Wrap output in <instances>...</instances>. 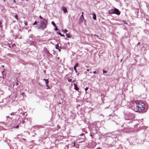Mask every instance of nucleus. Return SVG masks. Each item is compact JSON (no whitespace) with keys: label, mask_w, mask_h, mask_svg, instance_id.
<instances>
[{"label":"nucleus","mask_w":149,"mask_h":149,"mask_svg":"<svg viewBox=\"0 0 149 149\" xmlns=\"http://www.w3.org/2000/svg\"><path fill=\"white\" fill-rule=\"evenodd\" d=\"M135 102L137 109L139 112H142L144 110L145 105L143 103L138 101H135Z\"/></svg>","instance_id":"1"},{"label":"nucleus","mask_w":149,"mask_h":149,"mask_svg":"<svg viewBox=\"0 0 149 149\" xmlns=\"http://www.w3.org/2000/svg\"><path fill=\"white\" fill-rule=\"evenodd\" d=\"M124 118L126 120H129L128 123H132L133 120L134 119V115L129 113H124Z\"/></svg>","instance_id":"2"},{"label":"nucleus","mask_w":149,"mask_h":149,"mask_svg":"<svg viewBox=\"0 0 149 149\" xmlns=\"http://www.w3.org/2000/svg\"><path fill=\"white\" fill-rule=\"evenodd\" d=\"M47 24V22L45 19H43V20L42 22L40 21V24H41V27L42 28V29L43 30L46 27Z\"/></svg>","instance_id":"3"},{"label":"nucleus","mask_w":149,"mask_h":149,"mask_svg":"<svg viewBox=\"0 0 149 149\" xmlns=\"http://www.w3.org/2000/svg\"><path fill=\"white\" fill-rule=\"evenodd\" d=\"M80 136H82V138H79L77 139V142L78 143H81L84 141V140L85 138V136H84V134L82 133L80 134Z\"/></svg>","instance_id":"4"},{"label":"nucleus","mask_w":149,"mask_h":149,"mask_svg":"<svg viewBox=\"0 0 149 149\" xmlns=\"http://www.w3.org/2000/svg\"><path fill=\"white\" fill-rule=\"evenodd\" d=\"M10 149H17L18 147L16 143L13 144L10 147Z\"/></svg>","instance_id":"5"},{"label":"nucleus","mask_w":149,"mask_h":149,"mask_svg":"<svg viewBox=\"0 0 149 149\" xmlns=\"http://www.w3.org/2000/svg\"><path fill=\"white\" fill-rule=\"evenodd\" d=\"M114 14H116L118 15L120 14V12L119 11V10L118 9L115 8H114Z\"/></svg>","instance_id":"6"},{"label":"nucleus","mask_w":149,"mask_h":149,"mask_svg":"<svg viewBox=\"0 0 149 149\" xmlns=\"http://www.w3.org/2000/svg\"><path fill=\"white\" fill-rule=\"evenodd\" d=\"M43 126L41 125H38L36 126H35L33 127L34 128V130H37L38 129L40 128H42L43 127Z\"/></svg>","instance_id":"7"},{"label":"nucleus","mask_w":149,"mask_h":149,"mask_svg":"<svg viewBox=\"0 0 149 149\" xmlns=\"http://www.w3.org/2000/svg\"><path fill=\"white\" fill-rule=\"evenodd\" d=\"M21 114H22L24 118H25L27 116V113L26 112H22L20 113Z\"/></svg>","instance_id":"8"},{"label":"nucleus","mask_w":149,"mask_h":149,"mask_svg":"<svg viewBox=\"0 0 149 149\" xmlns=\"http://www.w3.org/2000/svg\"><path fill=\"white\" fill-rule=\"evenodd\" d=\"M72 147H75L77 148H79V145L78 144H76L75 142H74V143L73 145H72Z\"/></svg>","instance_id":"9"},{"label":"nucleus","mask_w":149,"mask_h":149,"mask_svg":"<svg viewBox=\"0 0 149 149\" xmlns=\"http://www.w3.org/2000/svg\"><path fill=\"white\" fill-rule=\"evenodd\" d=\"M84 18L83 16V14H82V15H81L80 17V20H81L82 22H83V21L84 20Z\"/></svg>","instance_id":"10"},{"label":"nucleus","mask_w":149,"mask_h":149,"mask_svg":"<svg viewBox=\"0 0 149 149\" xmlns=\"http://www.w3.org/2000/svg\"><path fill=\"white\" fill-rule=\"evenodd\" d=\"M62 10L64 12V13H66L67 12V10L66 8L64 7H62Z\"/></svg>","instance_id":"11"},{"label":"nucleus","mask_w":149,"mask_h":149,"mask_svg":"<svg viewBox=\"0 0 149 149\" xmlns=\"http://www.w3.org/2000/svg\"><path fill=\"white\" fill-rule=\"evenodd\" d=\"M130 129H126L124 130V132H125L126 133H129L130 132Z\"/></svg>","instance_id":"12"},{"label":"nucleus","mask_w":149,"mask_h":149,"mask_svg":"<svg viewBox=\"0 0 149 149\" xmlns=\"http://www.w3.org/2000/svg\"><path fill=\"white\" fill-rule=\"evenodd\" d=\"M109 13L110 14H112L114 13V9H112L111 10H110L109 11Z\"/></svg>","instance_id":"13"},{"label":"nucleus","mask_w":149,"mask_h":149,"mask_svg":"<svg viewBox=\"0 0 149 149\" xmlns=\"http://www.w3.org/2000/svg\"><path fill=\"white\" fill-rule=\"evenodd\" d=\"M66 36L67 38H71V36L69 33H66Z\"/></svg>","instance_id":"14"},{"label":"nucleus","mask_w":149,"mask_h":149,"mask_svg":"<svg viewBox=\"0 0 149 149\" xmlns=\"http://www.w3.org/2000/svg\"><path fill=\"white\" fill-rule=\"evenodd\" d=\"M77 66H74V70H75V71L77 73V74L78 75L77 73H78V74H79V73L77 71V70H76V68H77Z\"/></svg>","instance_id":"15"},{"label":"nucleus","mask_w":149,"mask_h":149,"mask_svg":"<svg viewBox=\"0 0 149 149\" xmlns=\"http://www.w3.org/2000/svg\"><path fill=\"white\" fill-rule=\"evenodd\" d=\"M58 47H59V46H58V43L57 44H56V46H55V48L56 49H58L59 51H61L60 49L59 48H58Z\"/></svg>","instance_id":"16"},{"label":"nucleus","mask_w":149,"mask_h":149,"mask_svg":"<svg viewBox=\"0 0 149 149\" xmlns=\"http://www.w3.org/2000/svg\"><path fill=\"white\" fill-rule=\"evenodd\" d=\"M74 89L76 91H78V90H79V88L77 86H76L75 87H74Z\"/></svg>","instance_id":"17"},{"label":"nucleus","mask_w":149,"mask_h":149,"mask_svg":"<svg viewBox=\"0 0 149 149\" xmlns=\"http://www.w3.org/2000/svg\"><path fill=\"white\" fill-rule=\"evenodd\" d=\"M93 15V18L94 20H96V15L95 14H94Z\"/></svg>","instance_id":"18"},{"label":"nucleus","mask_w":149,"mask_h":149,"mask_svg":"<svg viewBox=\"0 0 149 149\" xmlns=\"http://www.w3.org/2000/svg\"><path fill=\"white\" fill-rule=\"evenodd\" d=\"M52 24L55 27H56V25L55 23L53 21H52Z\"/></svg>","instance_id":"19"},{"label":"nucleus","mask_w":149,"mask_h":149,"mask_svg":"<svg viewBox=\"0 0 149 149\" xmlns=\"http://www.w3.org/2000/svg\"><path fill=\"white\" fill-rule=\"evenodd\" d=\"M45 83H46V84H48V83H49V81H48V79H47L45 81Z\"/></svg>","instance_id":"20"},{"label":"nucleus","mask_w":149,"mask_h":149,"mask_svg":"<svg viewBox=\"0 0 149 149\" xmlns=\"http://www.w3.org/2000/svg\"><path fill=\"white\" fill-rule=\"evenodd\" d=\"M62 31L64 33H66L68 31L66 29H65L64 30H62Z\"/></svg>","instance_id":"21"},{"label":"nucleus","mask_w":149,"mask_h":149,"mask_svg":"<svg viewBox=\"0 0 149 149\" xmlns=\"http://www.w3.org/2000/svg\"><path fill=\"white\" fill-rule=\"evenodd\" d=\"M58 34L59 35H60L61 36H62L65 37V36L63 35H62L61 34V33L60 32H59Z\"/></svg>","instance_id":"22"},{"label":"nucleus","mask_w":149,"mask_h":149,"mask_svg":"<svg viewBox=\"0 0 149 149\" xmlns=\"http://www.w3.org/2000/svg\"><path fill=\"white\" fill-rule=\"evenodd\" d=\"M18 15H17V14H16V15L15 16V18L17 19H18Z\"/></svg>","instance_id":"23"},{"label":"nucleus","mask_w":149,"mask_h":149,"mask_svg":"<svg viewBox=\"0 0 149 149\" xmlns=\"http://www.w3.org/2000/svg\"><path fill=\"white\" fill-rule=\"evenodd\" d=\"M46 86L47 87V89H49V86L48 85V84H46Z\"/></svg>","instance_id":"24"},{"label":"nucleus","mask_w":149,"mask_h":149,"mask_svg":"<svg viewBox=\"0 0 149 149\" xmlns=\"http://www.w3.org/2000/svg\"><path fill=\"white\" fill-rule=\"evenodd\" d=\"M68 81L69 82H71L72 81V79L69 78L68 79Z\"/></svg>","instance_id":"25"},{"label":"nucleus","mask_w":149,"mask_h":149,"mask_svg":"<svg viewBox=\"0 0 149 149\" xmlns=\"http://www.w3.org/2000/svg\"><path fill=\"white\" fill-rule=\"evenodd\" d=\"M103 73L104 74V73H107V72L105 70H103Z\"/></svg>","instance_id":"26"},{"label":"nucleus","mask_w":149,"mask_h":149,"mask_svg":"<svg viewBox=\"0 0 149 149\" xmlns=\"http://www.w3.org/2000/svg\"><path fill=\"white\" fill-rule=\"evenodd\" d=\"M37 24V21H36L33 24V25H36Z\"/></svg>","instance_id":"27"},{"label":"nucleus","mask_w":149,"mask_h":149,"mask_svg":"<svg viewBox=\"0 0 149 149\" xmlns=\"http://www.w3.org/2000/svg\"><path fill=\"white\" fill-rule=\"evenodd\" d=\"M85 91H86H86H87L88 89V88L87 87H86L85 88Z\"/></svg>","instance_id":"28"},{"label":"nucleus","mask_w":149,"mask_h":149,"mask_svg":"<svg viewBox=\"0 0 149 149\" xmlns=\"http://www.w3.org/2000/svg\"><path fill=\"white\" fill-rule=\"evenodd\" d=\"M19 127V125H17V126L14 127L15 128H17Z\"/></svg>","instance_id":"29"},{"label":"nucleus","mask_w":149,"mask_h":149,"mask_svg":"<svg viewBox=\"0 0 149 149\" xmlns=\"http://www.w3.org/2000/svg\"><path fill=\"white\" fill-rule=\"evenodd\" d=\"M39 18L40 19H42V20H43V19H44L40 15L39 16Z\"/></svg>","instance_id":"30"},{"label":"nucleus","mask_w":149,"mask_h":149,"mask_svg":"<svg viewBox=\"0 0 149 149\" xmlns=\"http://www.w3.org/2000/svg\"><path fill=\"white\" fill-rule=\"evenodd\" d=\"M15 113V112H12L10 114V115H14V114Z\"/></svg>","instance_id":"31"},{"label":"nucleus","mask_w":149,"mask_h":149,"mask_svg":"<svg viewBox=\"0 0 149 149\" xmlns=\"http://www.w3.org/2000/svg\"><path fill=\"white\" fill-rule=\"evenodd\" d=\"M74 87H75L77 86V84H76L75 83H74Z\"/></svg>","instance_id":"32"},{"label":"nucleus","mask_w":149,"mask_h":149,"mask_svg":"<svg viewBox=\"0 0 149 149\" xmlns=\"http://www.w3.org/2000/svg\"><path fill=\"white\" fill-rule=\"evenodd\" d=\"M24 24H25L26 25H27V22H24Z\"/></svg>","instance_id":"33"},{"label":"nucleus","mask_w":149,"mask_h":149,"mask_svg":"<svg viewBox=\"0 0 149 149\" xmlns=\"http://www.w3.org/2000/svg\"><path fill=\"white\" fill-rule=\"evenodd\" d=\"M55 27V31H57V30H58V29H57V27L56 26V27Z\"/></svg>","instance_id":"34"},{"label":"nucleus","mask_w":149,"mask_h":149,"mask_svg":"<svg viewBox=\"0 0 149 149\" xmlns=\"http://www.w3.org/2000/svg\"><path fill=\"white\" fill-rule=\"evenodd\" d=\"M29 147L30 148H33V147H32V146H29Z\"/></svg>","instance_id":"35"},{"label":"nucleus","mask_w":149,"mask_h":149,"mask_svg":"<svg viewBox=\"0 0 149 149\" xmlns=\"http://www.w3.org/2000/svg\"><path fill=\"white\" fill-rule=\"evenodd\" d=\"M24 93H22L21 94V95H23V97H24Z\"/></svg>","instance_id":"36"},{"label":"nucleus","mask_w":149,"mask_h":149,"mask_svg":"<svg viewBox=\"0 0 149 149\" xmlns=\"http://www.w3.org/2000/svg\"><path fill=\"white\" fill-rule=\"evenodd\" d=\"M93 73L94 74H95L96 73V71H94L93 72Z\"/></svg>","instance_id":"37"},{"label":"nucleus","mask_w":149,"mask_h":149,"mask_svg":"<svg viewBox=\"0 0 149 149\" xmlns=\"http://www.w3.org/2000/svg\"><path fill=\"white\" fill-rule=\"evenodd\" d=\"M4 72V71H3L2 72V75H3V73Z\"/></svg>","instance_id":"38"},{"label":"nucleus","mask_w":149,"mask_h":149,"mask_svg":"<svg viewBox=\"0 0 149 149\" xmlns=\"http://www.w3.org/2000/svg\"><path fill=\"white\" fill-rule=\"evenodd\" d=\"M3 102V100H2L1 102H0V103H2Z\"/></svg>","instance_id":"39"},{"label":"nucleus","mask_w":149,"mask_h":149,"mask_svg":"<svg viewBox=\"0 0 149 149\" xmlns=\"http://www.w3.org/2000/svg\"><path fill=\"white\" fill-rule=\"evenodd\" d=\"M6 118L7 119L8 118H10V117L9 116H7L6 117Z\"/></svg>","instance_id":"40"},{"label":"nucleus","mask_w":149,"mask_h":149,"mask_svg":"<svg viewBox=\"0 0 149 149\" xmlns=\"http://www.w3.org/2000/svg\"><path fill=\"white\" fill-rule=\"evenodd\" d=\"M57 126H58V127H59V128H60V126L58 125Z\"/></svg>","instance_id":"41"},{"label":"nucleus","mask_w":149,"mask_h":149,"mask_svg":"<svg viewBox=\"0 0 149 149\" xmlns=\"http://www.w3.org/2000/svg\"><path fill=\"white\" fill-rule=\"evenodd\" d=\"M43 79L45 81L47 79Z\"/></svg>","instance_id":"42"},{"label":"nucleus","mask_w":149,"mask_h":149,"mask_svg":"<svg viewBox=\"0 0 149 149\" xmlns=\"http://www.w3.org/2000/svg\"><path fill=\"white\" fill-rule=\"evenodd\" d=\"M24 121H22V123H23V124L24 123Z\"/></svg>","instance_id":"43"},{"label":"nucleus","mask_w":149,"mask_h":149,"mask_svg":"<svg viewBox=\"0 0 149 149\" xmlns=\"http://www.w3.org/2000/svg\"><path fill=\"white\" fill-rule=\"evenodd\" d=\"M13 1L14 2H15V0H13Z\"/></svg>","instance_id":"44"},{"label":"nucleus","mask_w":149,"mask_h":149,"mask_svg":"<svg viewBox=\"0 0 149 149\" xmlns=\"http://www.w3.org/2000/svg\"><path fill=\"white\" fill-rule=\"evenodd\" d=\"M28 120V118H26V119H24V120Z\"/></svg>","instance_id":"45"},{"label":"nucleus","mask_w":149,"mask_h":149,"mask_svg":"<svg viewBox=\"0 0 149 149\" xmlns=\"http://www.w3.org/2000/svg\"><path fill=\"white\" fill-rule=\"evenodd\" d=\"M94 36H96L97 37H98V36H97V35H94Z\"/></svg>","instance_id":"46"},{"label":"nucleus","mask_w":149,"mask_h":149,"mask_svg":"<svg viewBox=\"0 0 149 149\" xmlns=\"http://www.w3.org/2000/svg\"><path fill=\"white\" fill-rule=\"evenodd\" d=\"M140 44V42H139V43H138V45H139Z\"/></svg>","instance_id":"47"},{"label":"nucleus","mask_w":149,"mask_h":149,"mask_svg":"<svg viewBox=\"0 0 149 149\" xmlns=\"http://www.w3.org/2000/svg\"><path fill=\"white\" fill-rule=\"evenodd\" d=\"M87 71H89V70L88 69H87Z\"/></svg>","instance_id":"48"},{"label":"nucleus","mask_w":149,"mask_h":149,"mask_svg":"<svg viewBox=\"0 0 149 149\" xmlns=\"http://www.w3.org/2000/svg\"><path fill=\"white\" fill-rule=\"evenodd\" d=\"M75 65H78V64L77 63V64H76Z\"/></svg>","instance_id":"49"},{"label":"nucleus","mask_w":149,"mask_h":149,"mask_svg":"<svg viewBox=\"0 0 149 149\" xmlns=\"http://www.w3.org/2000/svg\"><path fill=\"white\" fill-rule=\"evenodd\" d=\"M82 14H83V15L84 13H83V12H82Z\"/></svg>","instance_id":"50"},{"label":"nucleus","mask_w":149,"mask_h":149,"mask_svg":"<svg viewBox=\"0 0 149 149\" xmlns=\"http://www.w3.org/2000/svg\"><path fill=\"white\" fill-rule=\"evenodd\" d=\"M43 72H45H45H46V71H45V70H44V71H43Z\"/></svg>","instance_id":"51"},{"label":"nucleus","mask_w":149,"mask_h":149,"mask_svg":"<svg viewBox=\"0 0 149 149\" xmlns=\"http://www.w3.org/2000/svg\"><path fill=\"white\" fill-rule=\"evenodd\" d=\"M1 22H0V25H1Z\"/></svg>","instance_id":"52"},{"label":"nucleus","mask_w":149,"mask_h":149,"mask_svg":"<svg viewBox=\"0 0 149 149\" xmlns=\"http://www.w3.org/2000/svg\"><path fill=\"white\" fill-rule=\"evenodd\" d=\"M1 66H2L3 68V67H4V66H3V65Z\"/></svg>","instance_id":"53"},{"label":"nucleus","mask_w":149,"mask_h":149,"mask_svg":"<svg viewBox=\"0 0 149 149\" xmlns=\"http://www.w3.org/2000/svg\"><path fill=\"white\" fill-rule=\"evenodd\" d=\"M20 109H18V110H19Z\"/></svg>","instance_id":"54"}]
</instances>
